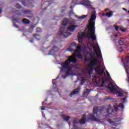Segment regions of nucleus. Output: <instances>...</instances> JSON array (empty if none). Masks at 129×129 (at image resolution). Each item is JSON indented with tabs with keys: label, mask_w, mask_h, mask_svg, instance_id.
<instances>
[{
	"label": "nucleus",
	"mask_w": 129,
	"mask_h": 129,
	"mask_svg": "<svg viewBox=\"0 0 129 129\" xmlns=\"http://www.w3.org/2000/svg\"><path fill=\"white\" fill-rule=\"evenodd\" d=\"M89 60H90V62L87 66V71L88 72V74L91 75L92 72L95 71L96 73L98 75H100V76L103 75L104 70H100L101 66H98V60L97 59L93 56H91L89 58Z\"/></svg>",
	"instance_id": "nucleus-1"
},
{
	"label": "nucleus",
	"mask_w": 129,
	"mask_h": 129,
	"mask_svg": "<svg viewBox=\"0 0 129 129\" xmlns=\"http://www.w3.org/2000/svg\"><path fill=\"white\" fill-rule=\"evenodd\" d=\"M103 110L95 106L93 109V113L90 114L88 116V119L89 120H93L97 121L98 119L96 117L100 118L101 117V114H102Z\"/></svg>",
	"instance_id": "nucleus-2"
},
{
	"label": "nucleus",
	"mask_w": 129,
	"mask_h": 129,
	"mask_svg": "<svg viewBox=\"0 0 129 129\" xmlns=\"http://www.w3.org/2000/svg\"><path fill=\"white\" fill-rule=\"evenodd\" d=\"M71 63L76 64V63H77L76 58L71 56L64 62L61 64V66L62 67L63 69H68V68H70L71 67V66H70Z\"/></svg>",
	"instance_id": "nucleus-3"
},
{
	"label": "nucleus",
	"mask_w": 129,
	"mask_h": 129,
	"mask_svg": "<svg viewBox=\"0 0 129 129\" xmlns=\"http://www.w3.org/2000/svg\"><path fill=\"white\" fill-rule=\"evenodd\" d=\"M74 47L76 48L77 49L75 51L74 56H76V54H78L81 52V45H78L77 44L75 43V42H72L70 45L69 51H70V52L74 51V49H73Z\"/></svg>",
	"instance_id": "nucleus-4"
},
{
	"label": "nucleus",
	"mask_w": 129,
	"mask_h": 129,
	"mask_svg": "<svg viewBox=\"0 0 129 129\" xmlns=\"http://www.w3.org/2000/svg\"><path fill=\"white\" fill-rule=\"evenodd\" d=\"M108 89H109L110 92L112 93H115V92H118V96L120 97H122L123 96V94L118 92V87L117 86H114L112 84H110L109 87H108Z\"/></svg>",
	"instance_id": "nucleus-5"
},
{
	"label": "nucleus",
	"mask_w": 129,
	"mask_h": 129,
	"mask_svg": "<svg viewBox=\"0 0 129 129\" xmlns=\"http://www.w3.org/2000/svg\"><path fill=\"white\" fill-rule=\"evenodd\" d=\"M66 30V28L61 27L59 31L57 32V35H58L59 37H62V36H63V38H68V37H69L72 33L68 32L64 33Z\"/></svg>",
	"instance_id": "nucleus-6"
},
{
	"label": "nucleus",
	"mask_w": 129,
	"mask_h": 129,
	"mask_svg": "<svg viewBox=\"0 0 129 129\" xmlns=\"http://www.w3.org/2000/svg\"><path fill=\"white\" fill-rule=\"evenodd\" d=\"M76 24H77V20L74 19H69L67 18L64 19L62 21L61 25L64 27L67 26V25L70 24L72 25H75Z\"/></svg>",
	"instance_id": "nucleus-7"
},
{
	"label": "nucleus",
	"mask_w": 129,
	"mask_h": 129,
	"mask_svg": "<svg viewBox=\"0 0 129 129\" xmlns=\"http://www.w3.org/2000/svg\"><path fill=\"white\" fill-rule=\"evenodd\" d=\"M95 25V22H92V24H90L91 27H88V32L91 33L93 36L95 37V27L94 26Z\"/></svg>",
	"instance_id": "nucleus-8"
},
{
	"label": "nucleus",
	"mask_w": 129,
	"mask_h": 129,
	"mask_svg": "<svg viewBox=\"0 0 129 129\" xmlns=\"http://www.w3.org/2000/svg\"><path fill=\"white\" fill-rule=\"evenodd\" d=\"M81 36L83 38V37H85L88 38V39H91L92 41H96V36H92L91 33H88L87 34L86 33H82Z\"/></svg>",
	"instance_id": "nucleus-9"
},
{
	"label": "nucleus",
	"mask_w": 129,
	"mask_h": 129,
	"mask_svg": "<svg viewBox=\"0 0 129 129\" xmlns=\"http://www.w3.org/2000/svg\"><path fill=\"white\" fill-rule=\"evenodd\" d=\"M81 5L86 7L88 9H90V10H92V5H90V1L88 0H83L81 2Z\"/></svg>",
	"instance_id": "nucleus-10"
},
{
	"label": "nucleus",
	"mask_w": 129,
	"mask_h": 129,
	"mask_svg": "<svg viewBox=\"0 0 129 129\" xmlns=\"http://www.w3.org/2000/svg\"><path fill=\"white\" fill-rule=\"evenodd\" d=\"M59 48L56 46H54L52 49L49 50L48 55H54V54H56L57 52L59 51Z\"/></svg>",
	"instance_id": "nucleus-11"
},
{
	"label": "nucleus",
	"mask_w": 129,
	"mask_h": 129,
	"mask_svg": "<svg viewBox=\"0 0 129 129\" xmlns=\"http://www.w3.org/2000/svg\"><path fill=\"white\" fill-rule=\"evenodd\" d=\"M79 26L78 25H70L68 28L67 31H69L70 32H73L75 30H76L77 28H78Z\"/></svg>",
	"instance_id": "nucleus-12"
},
{
	"label": "nucleus",
	"mask_w": 129,
	"mask_h": 129,
	"mask_svg": "<svg viewBox=\"0 0 129 129\" xmlns=\"http://www.w3.org/2000/svg\"><path fill=\"white\" fill-rule=\"evenodd\" d=\"M80 91V87H78L77 88L75 89L72 93H71L70 94V96H71V97H72L73 95H75L77 94V93H79Z\"/></svg>",
	"instance_id": "nucleus-13"
},
{
	"label": "nucleus",
	"mask_w": 129,
	"mask_h": 129,
	"mask_svg": "<svg viewBox=\"0 0 129 129\" xmlns=\"http://www.w3.org/2000/svg\"><path fill=\"white\" fill-rule=\"evenodd\" d=\"M64 12H65V10H62L61 11V15L55 17L54 20H56V21H59V20H60V19H62V18H63V17L65 15V14L64 13Z\"/></svg>",
	"instance_id": "nucleus-14"
},
{
	"label": "nucleus",
	"mask_w": 129,
	"mask_h": 129,
	"mask_svg": "<svg viewBox=\"0 0 129 129\" xmlns=\"http://www.w3.org/2000/svg\"><path fill=\"white\" fill-rule=\"evenodd\" d=\"M72 68H73V66H71L70 68H68L67 72L66 73V76H69V75H71V73H72Z\"/></svg>",
	"instance_id": "nucleus-15"
},
{
	"label": "nucleus",
	"mask_w": 129,
	"mask_h": 129,
	"mask_svg": "<svg viewBox=\"0 0 129 129\" xmlns=\"http://www.w3.org/2000/svg\"><path fill=\"white\" fill-rule=\"evenodd\" d=\"M23 15H32V11L30 10H21Z\"/></svg>",
	"instance_id": "nucleus-16"
},
{
	"label": "nucleus",
	"mask_w": 129,
	"mask_h": 129,
	"mask_svg": "<svg viewBox=\"0 0 129 129\" xmlns=\"http://www.w3.org/2000/svg\"><path fill=\"white\" fill-rule=\"evenodd\" d=\"M92 14L91 21H95V19H96V16L97 14L95 11L92 12Z\"/></svg>",
	"instance_id": "nucleus-17"
},
{
	"label": "nucleus",
	"mask_w": 129,
	"mask_h": 129,
	"mask_svg": "<svg viewBox=\"0 0 129 129\" xmlns=\"http://www.w3.org/2000/svg\"><path fill=\"white\" fill-rule=\"evenodd\" d=\"M107 113L108 114H111L112 113H113V109H112V108H111V107H110V105H109L108 106V107L107 109Z\"/></svg>",
	"instance_id": "nucleus-18"
},
{
	"label": "nucleus",
	"mask_w": 129,
	"mask_h": 129,
	"mask_svg": "<svg viewBox=\"0 0 129 129\" xmlns=\"http://www.w3.org/2000/svg\"><path fill=\"white\" fill-rule=\"evenodd\" d=\"M112 14H113L112 11H110L106 14L104 13L102 14V16H103V17H105V16H106V17H108V18H110V17H111V16H112Z\"/></svg>",
	"instance_id": "nucleus-19"
},
{
	"label": "nucleus",
	"mask_w": 129,
	"mask_h": 129,
	"mask_svg": "<svg viewBox=\"0 0 129 129\" xmlns=\"http://www.w3.org/2000/svg\"><path fill=\"white\" fill-rule=\"evenodd\" d=\"M22 23L23 24H25V25H28V24H30V20H29L26 18H24L22 19Z\"/></svg>",
	"instance_id": "nucleus-20"
},
{
	"label": "nucleus",
	"mask_w": 129,
	"mask_h": 129,
	"mask_svg": "<svg viewBox=\"0 0 129 129\" xmlns=\"http://www.w3.org/2000/svg\"><path fill=\"white\" fill-rule=\"evenodd\" d=\"M61 117L66 120V121H69V119H70V117L66 115H62Z\"/></svg>",
	"instance_id": "nucleus-21"
},
{
	"label": "nucleus",
	"mask_w": 129,
	"mask_h": 129,
	"mask_svg": "<svg viewBox=\"0 0 129 129\" xmlns=\"http://www.w3.org/2000/svg\"><path fill=\"white\" fill-rule=\"evenodd\" d=\"M78 41H79V44L80 45H82V43L83 42V37L81 36H78Z\"/></svg>",
	"instance_id": "nucleus-22"
},
{
	"label": "nucleus",
	"mask_w": 129,
	"mask_h": 129,
	"mask_svg": "<svg viewBox=\"0 0 129 129\" xmlns=\"http://www.w3.org/2000/svg\"><path fill=\"white\" fill-rule=\"evenodd\" d=\"M89 92H90V90L88 89H86V91L83 92V95L84 96H86V95H88L89 94Z\"/></svg>",
	"instance_id": "nucleus-23"
},
{
	"label": "nucleus",
	"mask_w": 129,
	"mask_h": 129,
	"mask_svg": "<svg viewBox=\"0 0 129 129\" xmlns=\"http://www.w3.org/2000/svg\"><path fill=\"white\" fill-rule=\"evenodd\" d=\"M87 17H88V15H83L81 17H78V19H79L80 21H82V20H84V19H86Z\"/></svg>",
	"instance_id": "nucleus-24"
},
{
	"label": "nucleus",
	"mask_w": 129,
	"mask_h": 129,
	"mask_svg": "<svg viewBox=\"0 0 129 129\" xmlns=\"http://www.w3.org/2000/svg\"><path fill=\"white\" fill-rule=\"evenodd\" d=\"M33 37H34V38L37 40H40V39H41V36L36 34H33Z\"/></svg>",
	"instance_id": "nucleus-25"
},
{
	"label": "nucleus",
	"mask_w": 129,
	"mask_h": 129,
	"mask_svg": "<svg viewBox=\"0 0 129 129\" xmlns=\"http://www.w3.org/2000/svg\"><path fill=\"white\" fill-rule=\"evenodd\" d=\"M86 121V119L85 118L80 119L79 121L80 123L81 124H85V122Z\"/></svg>",
	"instance_id": "nucleus-26"
},
{
	"label": "nucleus",
	"mask_w": 129,
	"mask_h": 129,
	"mask_svg": "<svg viewBox=\"0 0 129 129\" xmlns=\"http://www.w3.org/2000/svg\"><path fill=\"white\" fill-rule=\"evenodd\" d=\"M81 84L82 85H83V84H84V83H85L86 80L84 78H82L81 79Z\"/></svg>",
	"instance_id": "nucleus-27"
},
{
	"label": "nucleus",
	"mask_w": 129,
	"mask_h": 129,
	"mask_svg": "<svg viewBox=\"0 0 129 129\" xmlns=\"http://www.w3.org/2000/svg\"><path fill=\"white\" fill-rule=\"evenodd\" d=\"M124 43L123 42V39H119L118 41V45L120 46H121L122 45H124Z\"/></svg>",
	"instance_id": "nucleus-28"
},
{
	"label": "nucleus",
	"mask_w": 129,
	"mask_h": 129,
	"mask_svg": "<svg viewBox=\"0 0 129 129\" xmlns=\"http://www.w3.org/2000/svg\"><path fill=\"white\" fill-rule=\"evenodd\" d=\"M118 107L121 108V109H124V105L122 103H120L118 104Z\"/></svg>",
	"instance_id": "nucleus-29"
},
{
	"label": "nucleus",
	"mask_w": 129,
	"mask_h": 129,
	"mask_svg": "<svg viewBox=\"0 0 129 129\" xmlns=\"http://www.w3.org/2000/svg\"><path fill=\"white\" fill-rule=\"evenodd\" d=\"M19 2H21V3H22V5H23V6L27 7V3H26V1L25 0H19Z\"/></svg>",
	"instance_id": "nucleus-30"
},
{
	"label": "nucleus",
	"mask_w": 129,
	"mask_h": 129,
	"mask_svg": "<svg viewBox=\"0 0 129 129\" xmlns=\"http://www.w3.org/2000/svg\"><path fill=\"white\" fill-rule=\"evenodd\" d=\"M78 3V0H73L71 3V5H77V3Z\"/></svg>",
	"instance_id": "nucleus-31"
},
{
	"label": "nucleus",
	"mask_w": 129,
	"mask_h": 129,
	"mask_svg": "<svg viewBox=\"0 0 129 129\" xmlns=\"http://www.w3.org/2000/svg\"><path fill=\"white\" fill-rule=\"evenodd\" d=\"M100 53H101V51H100V49H98V52H97V51H96V52H95V53H96V54L97 55V56H102V55H101V54L99 55V54H100Z\"/></svg>",
	"instance_id": "nucleus-32"
},
{
	"label": "nucleus",
	"mask_w": 129,
	"mask_h": 129,
	"mask_svg": "<svg viewBox=\"0 0 129 129\" xmlns=\"http://www.w3.org/2000/svg\"><path fill=\"white\" fill-rule=\"evenodd\" d=\"M73 122V123H74V124H76V123H78V119L77 118H75L74 119Z\"/></svg>",
	"instance_id": "nucleus-33"
},
{
	"label": "nucleus",
	"mask_w": 129,
	"mask_h": 129,
	"mask_svg": "<svg viewBox=\"0 0 129 129\" xmlns=\"http://www.w3.org/2000/svg\"><path fill=\"white\" fill-rule=\"evenodd\" d=\"M124 62H125V63H126V64L129 63V57H127L125 58Z\"/></svg>",
	"instance_id": "nucleus-34"
},
{
	"label": "nucleus",
	"mask_w": 129,
	"mask_h": 129,
	"mask_svg": "<svg viewBox=\"0 0 129 129\" xmlns=\"http://www.w3.org/2000/svg\"><path fill=\"white\" fill-rule=\"evenodd\" d=\"M16 8H17V9H22V6H21V5H20L19 3H17L16 6H15Z\"/></svg>",
	"instance_id": "nucleus-35"
},
{
	"label": "nucleus",
	"mask_w": 129,
	"mask_h": 129,
	"mask_svg": "<svg viewBox=\"0 0 129 129\" xmlns=\"http://www.w3.org/2000/svg\"><path fill=\"white\" fill-rule=\"evenodd\" d=\"M40 32H42V29L40 28H36V33H40Z\"/></svg>",
	"instance_id": "nucleus-36"
},
{
	"label": "nucleus",
	"mask_w": 129,
	"mask_h": 129,
	"mask_svg": "<svg viewBox=\"0 0 129 129\" xmlns=\"http://www.w3.org/2000/svg\"><path fill=\"white\" fill-rule=\"evenodd\" d=\"M13 26L14 27H15V28H17V29H19V25H18V24H17L16 23L13 22Z\"/></svg>",
	"instance_id": "nucleus-37"
},
{
	"label": "nucleus",
	"mask_w": 129,
	"mask_h": 129,
	"mask_svg": "<svg viewBox=\"0 0 129 129\" xmlns=\"http://www.w3.org/2000/svg\"><path fill=\"white\" fill-rule=\"evenodd\" d=\"M73 129H80V128L79 127H78L77 126H76L75 124L73 125Z\"/></svg>",
	"instance_id": "nucleus-38"
},
{
	"label": "nucleus",
	"mask_w": 129,
	"mask_h": 129,
	"mask_svg": "<svg viewBox=\"0 0 129 129\" xmlns=\"http://www.w3.org/2000/svg\"><path fill=\"white\" fill-rule=\"evenodd\" d=\"M13 21L14 22H16V23H20V21H19V19L15 18V19H13Z\"/></svg>",
	"instance_id": "nucleus-39"
},
{
	"label": "nucleus",
	"mask_w": 129,
	"mask_h": 129,
	"mask_svg": "<svg viewBox=\"0 0 129 129\" xmlns=\"http://www.w3.org/2000/svg\"><path fill=\"white\" fill-rule=\"evenodd\" d=\"M114 120L116 121V122H118V121H120V119L118 118H114Z\"/></svg>",
	"instance_id": "nucleus-40"
},
{
	"label": "nucleus",
	"mask_w": 129,
	"mask_h": 129,
	"mask_svg": "<svg viewBox=\"0 0 129 129\" xmlns=\"http://www.w3.org/2000/svg\"><path fill=\"white\" fill-rule=\"evenodd\" d=\"M34 2V0H28V4H33V2Z\"/></svg>",
	"instance_id": "nucleus-41"
},
{
	"label": "nucleus",
	"mask_w": 129,
	"mask_h": 129,
	"mask_svg": "<svg viewBox=\"0 0 129 129\" xmlns=\"http://www.w3.org/2000/svg\"><path fill=\"white\" fill-rule=\"evenodd\" d=\"M114 27H115V30L117 31H118V28H119V27L116 26H114Z\"/></svg>",
	"instance_id": "nucleus-42"
},
{
	"label": "nucleus",
	"mask_w": 129,
	"mask_h": 129,
	"mask_svg": "<svg viewBox=\"0 0 129 129\" xmlns=\"http://www.w3.org/2000/svg\"><path fill=\"white\" fill-rule=\"evenodd\" d=\"M75 6H76V5H75L74 6L71 5L70 6V9H71V10H73V9H74V7H75Z\"/></svg>",
	"instance_id": "nucleus-43"
},
{
	"label": "nucleus",
	"mask_w": 129,
	"mask_h": 129,
	"mask_svg": "<svg viewBox=\"0 0 129 129\" xmlns=\"http://www.w3.org/2000/svg\"><path fill=\"white\" fill-rule=\"evenodd\" d=\"M106 74L108 77H109L110 76V75H109V73H108V71H106Z\"/></svg>",
	"instance_id": "nucleus-44"
},
{
	"label": "nucleus",
	"mask_w": 129,
	"mask_h": 129,
	"mask_svg": "<svg viewBox=\"0 0 129 129\" xmlns=\"http://www.w3.org/2000/svg\"><path fill=\"white\" fill-rule=\"evenodd\" d=\"M123 103H124L125 102V100L126 99V97H125V98H123Z\"/></svg>",
	"instance_id": "nucleus-45"
},
{
	"label": "nucleus",
	"mask_w": 129,
	"mask_h": 129,
	"mask_svg": "<svg viewBox=\"0 0 129 129\" xmlns=\"http://www.w3.org/2000/svg\"><path fill=\"white\" fill-rule=\"evenodd\" d=\"M35 28V27L31 26L30 27V30H33V29H34Z\"/></svg>",
	"instance_id": "nucleus-46"
},
{
	"label": "nucleus",
	"mask_w": 129,
	"mask_h": 129,
	"mask_svg": "<svg viewBox=\"0 0 129 129\" xmlns=\"http://www.w3.org/2000/svg\"><path fill=\"white\" fill-rule=\"evenodd\" d=\"M12 13H19V10H15L12 11Z\"/></svg>",
	"instance_id": "nucleus-47"
},
{
	"label": "nucleus",
	"mask_w": 129,
	"mask_h": 129,
	"mask_svg": "<svg viewBox=\"0 0 129 129\" xmlns=\"http://www.w3.org/2000/svg\"><path fill=\"white\" fill-rule=\"evenodd\" d=\"M85 62H88V61H90V59H89V58H86L85 59Z\"/></svg>",
	"instance_id": "nucleus-48"
},
{
	"label": "nucleus",
	"mask_w": 129,
	"mask_h": 129,
	"mask_svg": "<svg viewBox=\"0 0 129 129\" xmlns=\"http://www.w3.org/2000/svg\"><path fill=\"white\" fill-rule=\"evenodd\" d=\"M30 42L31 43H34V39H31V40H30Z\"/></svg>",
	"instance_id": "nucleus-49"
},
{
	"label": "nucleus",
	"mask_w": 129,
	"mask_h": 129,
	"mask_svg": "<svg viewBox=\"0 0 129 129\" xmlns=\"http://www.w3.org/2000/svg\"><path fill=\"white\" fill-rule=\"evenodd\" d=\"M50 6V4L48 5V6L47 7H46L45 9H43V11L45 10H47V9L48 8V7Z\"/></svg>",
	"instance_id": "nucleus-50"
},
{
	"label": "nucleus",
	"mask_w": 129,
	"mask_h": 129,
	"mask_svg": "<svg viewBox=\"0 0 129 129\" xmlns=\"http://www.w3.org/2000/svg\"><path fill=\"white\" fill-rule=\"evenodd\" d=\"M118 36V35H117V34H116V35H115L114 36V37L115 38H117Z\"/></svg>",
	"instance_id": "nucleus-51"
},
{
	"label": "nucleus",
	"mask_w": 129,
	"mask_h": 129,
	"mask_svg": "<svg viewBox=\"0 0 129 129\" xmlns=\"http://www.w3.org/2000/svg\"><path fill=\"white\" fill-rule=\"evenodd\" d=\"M57 79H59V77H57L55 79L53 80H57Z\"/></svg>",
	"instance_id": "nucleus-52"
},
{
	"label": "nucleus",
	"mask_w": 129,
	"mask_h": 129,
	"mask_svg": "<svg viewBox=\"0 0 129 129\" xmlns=\"http://www.w3.org/2000/svg\"><path fill=\"white\" fill-rule=\"evenodd\" d=\"M2 12H3V10H2V8H0V14H2Z\"/></svg>",
	"instance_id": "nucleus-53"
},
{
	"label": "nucleus",
	"mask_w": 129,
	"mask_h": 129,
	"mask_svg": "<svg viewBox=\"0 0 129 129\" xmlns=\"http://www.w3.org/2000/svg\"><path fill=\"white\" fill-rule=\"evenodd\" d=\"M42 105H44L45 104V102H42Z\"/></svg>",
	"instance_id": "nucleus-54"
},
{
	"label": "nucleus",
	"mask_w": 129,
	"mask_h": 129,
	"mask_svg": "<svg viewBox=\"0 0 129 129\" xmlns=\"http://www.w3.org/2000/svg\"><path fill=\"white\" fill-rule=\"evenodd\" d=\"M52 84H53V85H55V86H56V84H55L54 82H52Z\"/></svg>",
	"instance_id": "nucleus-55"
},
{
	"label": "nucleus",
	"mask_w": 129,
	"mask_h": 129,
	"mask_svg": "<svg viewBox=\"0 0 129 129\" xmlns=\"http://www.w3.org/2000/svg\"><path fill=\"white\" fill-rule=\"evenodd\" d=\"M73 12V10L71 11H70V14H72Z\"/></svg>",
	"instance_id": "nucleus-56"
},
{
	"label": "nucleus",
	"mask_w": 129,
	"mask_h": 129,
	"mask_svg": "<svg viewBox=\"0 0 129 129\" xmlns=\"http://www.w3.org/2000/svg\"><path fill=\"white\" fill-rule=\"evenodd\" d=\"M124 11H127V10L125 8H122Z\"/></svg>",
	"instance_id": "nucleus-57"
},
{
	"label": "nucleus",
	"mask_w": 129,
	"mask_h": 129,
	"mask_svg": "<svg viewBox=\"0 0 129 129\" xmlns=\"http://www.w3.org/2000/svg\"><path fill=\"white\" fill-rule=\"evenodd\" d=\"M122 32H125V31H124L123 29L121 30Z\"/></svg>",
	"instance_id": "nucleus-58"
},
{
	"label": "nucleus",
	"mask_w": 129,
	"mask_h": 129,
	"mask_svg": "<svg viewBox=\"0 0 129 129\" xmlns=\"http://www.w3.org/2000/svg\"><path fill=\"white\" fill-rule=\"evenodd\" d=\"M44 109H45V108H41V110H44Z\"/></svg>",
	"instance_id": "nucleus-59"
},
{
	"label": "nucleus",
	"mask_w": 129,
	"mask_h": 129,
	"mask_svg": "<svg viewBox=\"0 0 129 129\" xmlns=\"http://www.w3.org/2000/svg\"><path fill=\"white\" fill-rule=\"evenodd\" d=\"M21 14H22L21 13H18L17 14V15H21Z\"/></svg>",
	"instance_id": "nucleus-60"
},
{
	"label": "nucleus",
	"mask_w": 129,
	"mask_h": 129,
	"mask_svg": "<svg viewBox=\"0 0 129 129\" xmlns=\"http://www.w3.org/2000/svg\"><path fill=\"white\" fill-rule=\"evenodd\" d=\"M47 102V100H44V102Z\"/></svg>",
	"instance_id": "nucleus-61"
},
{
	"label": "nucleus",
	"mask_w": 129,
	"mask_h": 129,
	"mask_svg": "<svg viewBox=\"0 0 129 129\" xmlns=\"http://www.w3.org/2000/svg\"><path fill=\"white\" fill-rule=\"evenodd\" d=\"M120 49H122V47H120Z\"/></svg>",
	"instance_id": "nucleus-62"
},
{
	"label": "nucleus",
	"mask_w": 129,
	"mask_h": 129,
	"mask_svg": "<svg viewBox=\"0 0 129 129\" xmlns=\"http://www.w3.org/2000/svg\"><path fill=\"white\" fill-rule=\"evenodd\" d=\"M65 78H66V77H63V79H65Z\"/></svg>",
	"instance_id": "nucleus-63"
},
{
	"label": "nucleus",
	"mask_w": 129,
	"mask_h": 129,
	"mask_svg": "<svg viewBox=\"0 0 129 129\" xmlns=\"http://www.w3.org/2000/svg\"><path fill=\"white\" fill-rule=\"evenodd\" d=\"M128 14H129V11H128Z\"/></svg>",
	"instance_id": "nucleus-64"
}]
</instances>
